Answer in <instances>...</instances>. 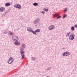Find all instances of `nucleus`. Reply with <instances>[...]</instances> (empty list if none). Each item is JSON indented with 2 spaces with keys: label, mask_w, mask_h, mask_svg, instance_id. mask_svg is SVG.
Wrapping results in <instances>:
<instances>
[{
  "label": "nucleus",
  "mask_w": 77,
  "mask_h": 77,
  "mask_svg": "<svg viewBox=\"0 0 77 77\" xmlns=\"http://www.w3.org/2000/svg\"><path fill=\"white\" fill-rule=\"evenodd\" d=\"M14 62V59L12 57H10L9 59V60L8 61V63L9 64H11Z\"/></svg>",
  "instance_id": "obj_1"
},
{
  "label": "nucleus",
  "mask_w": 77,
  "mask_h": 77,
  "mask_svg": "<svg viewBox=\"0 0 77 77\" xmlns=\"http://www.w3.org/2000/svg\"><path fill=\"white\" fill-rule=\"evenodd\" d=\"M14 8H17V9H21V6L20 5L16 4L14 5Z\"/></svg>",
  "instance_id": "obj_2"
},
{
  "label": "nucleus",
  "mask_w": 77,
  "mask_h": 77,
  "mask_svg": "<svg viewBox=\"0 0 77 77\" xmlns=\"http://www.w3.org/2000/svg\"><path fill=\"white\" fill-rule=\"evenodd\" d=\"M12 38L13 40L15 41H18V38L17 36L15 35L13 36L12 37Z\"/></svg>",
  "instance_id": "obj_3"
},
{
  "label": "nucleus",
  "mask_w": 77,
  "mask_h": 77,
  "mask_svg": "<svg viewBox=\"0 0 77 77\" xmlns=\"http://www.w3.org/2000/svg\"><path fill=\"white\" fill-rule=\"evenodd\" d=\"M70 55V53L68 52H64L63 54V55L64 56H69V55Z\"/></svg>",
  "instance_id": "obj_4"
},
{
  "label": "nucleus",
  "mask_w": 77,
  "mask_h": 77,
  "mask_svg": "<svg viewBox=\"0 0 77 77\" xmlns=\"http://www.w3.org/2000/svg\"><path fill=\"white\" fill-rule=\"evenodd\" d=\"M55 27L53 25H51L48 27V29L49 30H51L54 29Z\"/></svg>",
  "instance_id": "obj_5"
},
{
  "label": "nucleus",
  "mask_w": 77,
  "mask_h": 77,
  "mask_svg": "<svg viewBox=\"0 0 77 77\" xmlns=\"http://www.w3.org/2000/svg\"><path fill=\"white\" fill-rule=\"evenodd\" d=\"M40 32V29H37L35 31H32V33H33L34 35H36V33H39Z\"/></svg>",
  "instance_id": "obj_6"
},
{
  "label": "nucleus",
  "mask_w": 77,
  "mask_h": 77,
  "mask_svg": "<svg viewBox=\"0 0 77 77\" xmlns=\"http://www.w3.org/2000/svg\"><path fill=\"white\" fill-rule=\"evenodd\" d=\"M27 30H28V32H32V33H33V31L32 30V28L30 27H28L27 28Z\"/></svg>",
  "instance_id": "obj_7"
},
{
  "label": "nucleus",
  "mask_w": 77,
  "mask_h": 77,
  "mask_svg": "<svg viewBox=\"0 0 77 77\" xmlns=\"http://www.w3.org/2000/svg\"><path fill=\"white\" fill-rule=\"evenodd\" d=\"M74 38V35H70L69 39L70 40H73Z\"/></svg>",
  "instance_id": "obj_8"
},
{
  "label": "nucleus",
  "mask_w": 77,
  "mask_h": 77,
  "mask_svg": "<svg viewBox=\"0 0 77 77\" xmlns=\"http://www.w3.org/2000/svg\"><path fill=\"white\" fill-rule=\"evenodd\" d=\"M5 8L4 7H1L0 8V12H3V11H5Z\"/></svg>",
  "instance_id": "obj_9"
},
{
  "label": "nucleus",
  "mask_w": 77,
  "mask_h": 77,
  "mask_svg": "<svg viewBox=\"0 0 77 77\" xmlns=\"http://www.w3.org/2000/svg\"><path fill=\"white\" fill-rule=\"evenodd\" d=\"M14 44L16 45H20V43L16 41L14 42Z\"/></svg>",
  "instance_id": "obj_10"
},
{
  "label": "nucleus",
  "mask_w": 77,
  "mask_h": 77,
  "mask_svg": "<svg viewBox=\"0 0 77 77\" xmlns=\"http://www.w3.org/2000/svg\"><path fill=\"white\" fill-rule=\"evenodd\" d=\"M34 22L35 23H38V22H39V19H37L35 20L34 21Z\"/></svg>",
  "instance_id": "obj_11"
},
{
  "label": "nucleus",
  "mask_w": 77,
  "mask_h": 77,
  "mask_svg": "<svg viewBox=\"0 0 77 77\" xmlns=\"http://www.w3.org/2000/svg\"><path fill=\"white\" fill-rule=\"evenodd\" d=\"M5 6L7 7L9 6H11V4L9 3H7L5 4Z\"/></svg>",
  "instance_id": "obj_12"
},
{
  "label": "nucleus",
  "mask_w": 77,
  "mask_h": 77,
  "mask_svg": "<svg viewBox=\"0 0 77 77\" xmlns=\"http://www.w3.org/2000/svg\"><path fill=\"white\" fill-rule=\"evenodd\" d=\"M8 34L9 35H13L14 34L12 32H8Z\"/></svg>",
  "instance_id": "obj_13"
},
{
  "label": "nucleus",
  "mask_w": 77,
  "mask_h": 77,
  "mask_svg": "<svg viewBox=\"0 0 77 77\" xmlns=\"http://www.w3.org/2000/svg\"><path fill=\"white\" fill-rule=\"evenodd\" d=\"M53 16L54 17H57V16H59V14H54Z\"/></svg>",
  "instance_id": "obj_14"
},
{
  "label": "nucleus",
  "mask_w": 77,
  "mask_h": 77,
  "mask_svg": "<svg viewBox=\"0 0 77 77\" xmlns=\"http://www.w3.org/2000/svg\"><path fill=\"white\" fill-rule=\"evenodd\" d=\"M33 5L35 6H38V4L36 3H35L33 4Z\"/></svg>",
  "instance_id": "obj_15"
},
{
  "label": "nucleus",
  "mask_w": 77,
  "mask_h": 77,
  "mask_svg": "<svg viewBox=\"0 0 77 77\" xmlns=\"http://www.w3.org/2000/svg\"><path fill=\"white\" fill-rule=\"evenodd\" d=\"M21 55L22 56V59H23L24 58L25 55H24V54H23V55H22V54H21Z\"/></svg>",
  "instance_id": "obj_16"
},
{
  "label": "nucleus",
  "mask_w": 77,
  "mask_h": 77,
  "mask_svg": "<svg viewBox=\"0 0 77 77\" xmlns=\"http://www.w3.org/2000/svg\"><path fill=\"white\" fill-rule=\"evenodd\" d=\"M71 33L70 32H69L68 33L66 34V36H69L70 34Z\"/></svg>",
  "instance_id": "obj_17"
},
{
  "label": "nucleus",
  "mask_w": 77,
  "mask_h": 77,
  "mask_svg": "<svg viewBox=\"0 0 77 77\" xmlns=\"http://www.w3.org/2000/svg\"><path fill=\"white\" fill-rule=\"evenodd\" d=\"M72 30H74V26H72L71 28Z\"/></svg>",
  "instance_id": "obj_18"
},
{
  "label": "nucleus",
  "mask_w": 77,
  "mask_h": 77,
  "mask_svg": "<svg viewBox=\"0 0 77 77\" xmlns=\"http://www.w3.org/2000/svg\"><path fill=\"white\" fill-rule=\"evenodd\" d=\"M24 52L23 51H20V53L21 54H24Z\"/></svg>",
  "instance_id": "obj_19"
},
{
  "label": "nucleus",
  "mask_w": 77,
  "mask_h": 77,
  "mask_svg": "<svg viewBox=\"0 0 77 77\" xmlns=\"http://www.w3.org/2000/svg\"><path fill=\"white\" fill-rule=\"evenodd\" d=\"M57 17H58L57 18V19H59V18H60V17H61L60 16H59V14H58V16Z\"/></svg>",
  "instance_id": "obj_20"
},
{
  "label": "nucleus",
  "mask_w": 77,
  "mask_h": 77,
  "mask_svg": "<svg viewBox=\"0 0 77 77\" xmlns=\"http://www.w3.org/2000/svg\"><path fill=\"white\" fill-rule=\"evenodd\" d=\"M22 46L23 47V48H24L25 47V44H22Z\"/></svg>",
  "instance_id": "obj_21"
},
{
  "label": "nucleus",
  "mask_w": 77,
  "mask_h": 77,
  "mask_svg": "<svg viewBox=\"0 0 77 77\" xmlns=\"http://www.w3.org/2000/svg\"><path fill=\"white\" fill-rule=\"evenodd\" d=\"M43 10L44 11H48V10L47 9H43Z\"/></svg>",
  "instance_id": "obj_22"
},
{
  "label": "nucleus",
  "mask_w": 77,
  "mask_h": 77,
  "mask_svg": "<svg viewBox=\"0 0 77 77\" xmlns=\"http://www.w3.org/2000/svg\"><path fill=\"white\" fill-rule=\"evenodd\" d=\"M67 11V8H66L64 9V12H66Z\"/></svg>",
  "instance_id": "obj_23"
},
{
  "label": "nucleus",
  "mask_w": 77,
  "mask_h": 77,
  "mask_svg": "<svg viewBox=\"0 0 77 77\" xmlns=\"http://www.w3.org/2000/svg\"><path fill=\"white\" fill-rule=\"evenodd\" d=\"M75 27V28H77V24H76L74 25Z\"/></svg>",
  "instance_id": "obj_24"
},
{
  "label": "nucleus",
  "mask_w": 77,
  "mask_h": 77,
  "mask_svg": "<svg viewBox=\"0 0 77 77\" xmlns=\"http://www.w3.org/2000/svg\"><path fill=\"white\" fill-rule=\"evenodd\" d=\"M66 17V15H65L64 16H63V18H65Z\"/></svg>",
  "instance_id": "obj_25"
},
{
  "label": "nucleus",
  "mask_w": 77,
  "mask_h": 77,
  "mask_svg": "<svg viewBox=\"0 0 77 77\" xmlns=\"http://www.w3.org/2000/svg\"><path fill=\"white\" fill-rule=\"evenodd\" d=\"M42 13L43 14H45V13L44 12H43V11H42Z\"/></svg>",
  "instance_id": "obj_26"
},
{
  "label": "nucleus",
  "mask_w": 77,
  "mask_h": 77,
  "mask_svg": "<svg viewBox=\"0 0 77 77\" xmlns=\"http://www.w3.org/2000/svg\"><path fill=\"white\" fill-rule=\"evenodd\" d=\"M32 59H33V60H35V58H34V57H32Z\"/></svg>",
  "instance_id": "obj_27"
},
{
  "label": "nucleus",
  "mask_w": 77,
  "mask_h": 77,
  "mask_svg": "<svg viewBox=\"0 0 77 77\" xmlns=\"http://www.w3.org/2000/svg\"><path fill=\"white\" fill-rule=\"evenodd\" d=\"M20 50H23V49H21H21H20Z\"/></svg>",
  "instance_id": "obj_28"
},
{
  "label": "nucleus",
  "mask_w": 77,
  "mask_h": 77,
  "mask_svg": "<svg viewBox=\"0 0 77 77\" xmlns=\"http://www.w3.org/2000/svg\"><path fill=\"white\" fill-rule=\"evenodd\" d=\"M4 33H7V32H5Z\"/></svg>",
  "instance_id": "obj_29"
}]
</instances>
